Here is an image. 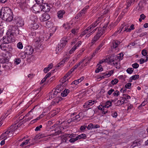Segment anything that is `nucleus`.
I'll return each mask as SVG.
<instances>
[{"instance_id": "473e14b6", "label": "nucleus", "mask_w": 148, "mask_h": 148, "mask_svg": "<svg viewBox=\"0 0 148 148\" xmlns=\"http://www.w3.org/2000/svg\"><path fill=\"white\" fill-rule=\"evenodd\" d=\"M112 105V102L110 101H107L105 105L103 106H104V107L105 108H108L110 107Z\"/></svg>"}, {"instance_id": "4be33fe9", "label": "nucleus", "mask_w": 148, "mask_h": 148, "mask_svg": "<svg viewBox=\"0 0 148 148\" xmlns=\"http://www.w3.org/2000/svg\"><path fill=\"white\" fill-rule=\"evenodd\" d=\"M113 71L111 70L109 71L108 73H106V74L104 75H101V79H103L104 78L108 77L111 76V75L113 73Z\"/></svg>"}, {"instance_id": "49530a36", "label": "nucleus", "mask_w": 148, "mask_h": 148, "mask_svg": "<svg viewBox=\"0 0 148 148\" xmlns=\"http://www.w3.org/2000/svg\"><path fill=\"white\" fill-rule=\"evenodd\" d=\"M132 0H129L127 2V4H126V8L127 9L129 7H130L132 3Z\"/></svg>"}, {"instance_id": "a878e982", "label": "nucleus", "mask_w": 148, "mask_h": 148, "mask_svg": "<svg viewBox=\"0 0 148 148\" xmlns=\"http://www.w3.org/2000/svg\"><path fill=\"white\" fill-rule=\"evenodd\" d=\"M89 6H87L85 7L80 12L82 14L84 15V16H85L86 13L87 12V10L88 9Z\"/></svg>"}, {"instance_id": "2f4dec72", "label": "nucleus", "mask_w": 148, "mask_h": 148, "mask_svg": "<svg viewBox=\"0 0 148 148\" xmlns=\"http://www.w3.org/2000/svg\"><path fill=\"white\" fill-rule=\"evenodd\" d=\"M79 114H79L76 115L75 116L73 117L72 118V121H79L80 120L79 119L80 117Z\"/></svg>"}, {"instance_id": "ea45409f", "label": "nucleus", "mask_w": 148, "mask_h": 148, "mask_svg": "<svg viewBox=\"0 0 148 148\" xmlns=\"http://www.w3.org/2000/svg\"><path fill=\"white\" fill-rule=\"evenodd\" d=\"M86 137V135L84 134H80L79 135H78L77 136V138L78 140V139H81L82 138H85Z\"/></svg>"}, {"instance_id": "052dcab7", "label": "nucleus", "mask_w": 148, "mask_h": 148, "mask_svg": "<svg viewBox=\"0 0 148 148\" xmlns=\"http://www.w3.org/2000/svg\"><path fill=\"white\" fill-rule=\"evenodd\" d=\"M95 27H96L94 25L93 23L90 26L88 27V28H89L90 30L89 32H90Z\"/></svg>"}, {"instance_id": "3c124183", "label": "nucleus", "mask_w": 148, "mask_h": 148, "mask_svg": "<svg viewBox=\"0 0 148 148\" xmlns=\"http://www.w3.org/2000/svg\"><path fill=\"white\" fill-rule=\"evenodd\" d=\"M134 25L133 24H132L129 28L128 27L127 32H130L132 30H134Z\"/></svg>"}, {"instance_id": "dca6fc26", "label": "nucleus", "mask_w": 148, "mask_h": 148, "mask_svg": "<svg viewBox=\"0 0 148 148\" xmlns=\"http://www.w3.org/2000/svg\"><path fill=\"white\" fill-rule=\"evenodd\" d=\"M2 66L4 69V70H10L12 68V64L11 62H9L3 64Z\"/></svg>"}, {"instance_id": "58836bf2", "label": "nucleus", "mask_w": 148, "mask_h": 148, "mask_svg": "<svg viewBox=\"0 0 148 148\" xmlns=\"http://www.w3.org/2000/svg\"><path fill=\"white\" fill-rule=\"evenodd\" d=\"M101 21V18L100 17H98V19L93 23L96 27L100 23Z\"/></svg>"}, {"instance_id": "0eeeda50", "label": "nucleus", "mask_w": 148, "mask_h": 148, "mask_svg": "<svg viewBox=\"0 0 148 148\" xmlns=\"http://www.w3.org/2000/svg\"><path fill=\"white\" fill-rule=\"evenodd\" d=\"M129 27V26L128 25H126L125 23L122 24L121 26L119 29L115 32L114 33V36H115L117 35V33H120L122 31H123V32L126 31V32H127V30L128 29V27Z\"/></svg>"}, {"instance_id": "864d4df0", "label": "nucleus", "mask_w": 148, "mask_h": 148, "mask_svg": "<svg viewBox=\"0 0 148 148\" xmlns=\"http://www.w3.org/2000/svg\"><path fill=\"white\" fill-rule=\"evenodd\" d=\"M112 95L115 97H117L120 95V92L119 91L116 90L113 93Z\"/></svg>"}, {"instance_id": "f03ea898", "label": "nucleus", "mask_w": 148, "mask_h": 148, "mask_svg": "<svg viewBox=\"0 0 148 148\" xmlns=\"http://www.w3.org/2000/svg\"><path fill=\"white\" fill-rule=\"evenodd\" d=\"M0 16L3 20L10 22L12 21L13 14L11 9L7 7L2 8L0 10Z\"/></svg>"}, {"instance_id": "b1692460", "label": "nucleus", "mask_w": 148, "mask_h": 148, "mask_svg": "<svg viewBox=\"0 0 148 148\" xmlns=\"http://www.w3.org/2000/svg\"><path fill=\"white\" fill-rule=\"evenodd\" d=\"M64 11L61 10L59 11L57 13V16L59 18H62L63 15L65 14Z\"/></svg>"}, {"instance_id": "393cba45", "label": "nucleus", "mask_w": 148, "mask_h": 148, "mask_svg": "<svg viewBox=\"0 0 148 148\" xmlns=\"http://www.w3.org/2000/svg\"><path fill=\"white\" fill-rule=\"evenodd\" d=\"M69 92V90L68 89H65L61 93V95L62 97H65L67 96Z\"/></svg>"}, {"instance_id": "c756f323", "label": "nucleus", "mask_w": 148, "mask_h": 148, "mask_svg": "<svg viewBox=\"0 0 148 148\" xmlns=\"http://www.w3.org/2000/svg\"><path fill=\"white\" fill-rule=\"evenodd\" d=\"M45 112H42V114L40 115L38 117H37L36 119H35L33 120L32 121H31V122H32L34 121H36L42 118L45 115H46L45 114Z\"/></svg>"}, {"instance_id": "1a4fd4ad", "label": "nucleus", "mask_w": 148, "mask_h": 148, "mask_svg": "<svg viewBox=\"0 0 148 148\" xmlns=\"http://www.w3.org/2000/svg\"><path fill=\"white\" fill-rule=\"evenodd\" d=\"M103 34V32L101 30H99L96 35L92 39L91 44L93 45L96 41Z\"/></svg>"}, {"instance_id": "e433bc0d", "label": "nucleus", "mask_w": 148, "mask_h": 148, "mask_svg": "<svg viewBox=\"0 0 148 148\" xmlns=\"http://www.w3.org/2000/svg\"><path fill=\"white\" fill-rule=\"evenodd\" d=\"M26 53L25 52H22L21 53L19 54V56L22 59L25 58L26 57Z\"/></svg>"}, {"instance_id": "c03bdc74", "label": "nucleus", "mask_w": 148, "mask_h": 148, "mask_svg": "<svg viewBox=\"0 0 148 148\" xmlns=\"http://www.w3.org/2000/svg\"><path fill=\"white\" fill-rule=\"evenodd\" d=\"M82 42L81 41H79L74 46V47H75L76 49L78 48L82 44Z\"/></svg>"}, {"instance_id": "5fc2aeb1", "label": "nucleus", "mask_w": 148, "mask_h": 148, "mask_svg": "<svg viewBox=\"0 0 148 148\" xmlns=\"http://www.w3.org/2000/svg\"><path fill=\"white\" fill-rule=\"evenodd\" d=\"M17 47L20 49H21L23 48V45L21 42H19L17 44Z\"/></svg>"}, {"instance_id": "f704fd0d", "label": "nucleus", "mask_w": 148, "mask_h": 148, "mask_svg": "<svg viewBox=\"0 0 148 148\" xmlns=\"http://www.w3.org/2000/svg\"><path fill=\"white\" fill-rule=\"evenodd\" d=\"M59 44L58 46L57 47L56 51V52L58 53L61 51L63 49V48Z\"/></svg>"}, {"instance_id": "f3484780", "label": "nucleus", "mask_w": 148, "mask_h": 148, "mask_svg": "<svg viewBox=\"0 0 148 148\" xmlns=\"http://www.w3.org/2000/svg\"><path fill=\"white\" fill-rule=\"evenodd\" d=\"M58 89L55 90L53 92L50 93L49 96V98L47 99V100L51 99L56 97L58 93Z\"/></svg>"}, {"instance_id": "de8ad7c7", "label": "nucleus", "mask_w": 148, "mask_h": 148, "mask_svg": "<svg viewBox=\"0 0 148 148\" xmlns=\"http://www.w3.org/2000/svg\"><path fill=\"white\" fill-rule=\"evenodd\" d=\"M1 138L2 139L4 138V139L3 140H2V141H1V143H0V145H4L5 143V140L7 138H6V137H4V136H2V134L1 135Z\"/></svg>"}, {"instance_id": "0e129e2a", "label": "nucleus", "mask_w": 148, "mask_h": 148, "mask_svg": "<svg viewBox=\"0 0 148 148\" xmlns=\"http://www.w3.org/2000/svg\"><path fill=\"white\" fill-rule=\"evenodd\" d=\"M78 140L77 138V137L75 138H71L69 141L71 143H73L75 141Z\"/></svg>"}, {"instance_id": "7ed1b4c3", "label": "nucleus", "mask_w": 148, "mask_h": 148, "mask_svg": "<svg viewBox=\"0 0 148 148\" xmlns=\"http://www.w3.org/2000/svg\"><path fill=\"white\" fill-rule=\"evenodd\" d=\"M19 124L17 125L16 123L12 125L8 129L2 134V136L6 137V138L13 136V132L17 129Z\"/></svg>"}, {"instance_id": "37998d69", "label": "nucleus", "mask_w": 148, "mask_h": 148, "mask_svg": "<svg viewBox=\"0 0 148 148\" xmlns=\"http://www.w3.org/2000/svg\"><path fill=\"white\" fill-rule=\"evenodd\" d=\"M29 140L27 139L25 141L23 142L21 144L20 146L21 147H23L25 145H26L29 143Z\"/></svg>"}, {"instance_id": "4468645a", "label": "nucleus", "mask_w": 148, "mask_h": 148, "mask_svg": "<svg viewBox=\"0 0 148 148\" xmlns=\"http://www.w3.org/2000/svg\"><path fill=\"white\" fill-rule=\"evenodd\" d=\"M34 51V49L30 46H26L25 48V51L27 55H32Z\"/></svg>"}, {"instance_id": "774afa93", "label": "nucleus", "mask_w": 148, "mask_h": 148, "mask_svg": "<svg viewBox=\"0 0 148 148\" xmlns=\"http://www.w3.org/2000/svg\"><path fill=\"white\" fill-rule=\"evenodd\" d=\"M132 67L134 69H137L139 67V64L136 63H135L132 65Z\"/></svg>"}, {"instance_id": "c9c22d12", "label": "nucleus", "mask_w": 148, "mask_h": 148, "mask_svg": "<svg viewBox=\"0 0 148 148\" xmlns=\"http://www.w3.org/2000/svg\"><path fill=\"white\" fill-rule=\"evenodd\" d=\"M103 70V69L101 65H99L98 68H97L95 70V72L96 73H99L100 71H101Z\"/></svg>"}, {"instance_id": "bb28decb", "label": "nucleus", "mask_w": 148, "mask_h": 148, "mask_svg": "<svg viewBox=\"0 0 148 148\" xmlns=\"http://www.w3.org/2000/svg\"><path fill=\"white\" fill-rule=\"evenodd\" d=\"M68 77H65V75L64 76L63 80L62 81V84L63 85V86H64V84L65 85L67 84L68 83V79H67Z\"/></svg>"}, {"instance_id": "e2e57ef3", "label": "nucleus", "mask_w": 148, "mask_h": 148, "mask_svg": "<svg viewBox=\"0 0 148 148\" xmlns=\"http://www.w3.org/2000/svg\"><path fill=\"white\" fill-rule=\"evenodd\" d=\"M132 85V83H128L126 84L125 86V87L127 89H130L131 86Z\"/></svg>"}, {"instance_id": "603ef678", "label": "nucleus", "mask_w": 148, "mask_h": 148, "mask_svg": "<svg viewBox=\"0 0 148 148\" xmlns=\"http://www.w3.org/2000/svg\"><path fill=\"white\" fill-rule=\"evenodd\" d=\"M118 82V80L117 79L115 78L114 79L112 80L111 82V83L113 84H116Z\"/></svg>"}, {"instance_id": "69168bd1", "label": "nucleus", "mask_w": 148, "mask_h": 148, "mask_svg": "<svg viewBox=\"0 0 148 148\" xmlns=\"http://www.w3.org/2000/svg\"><path fill=\"white\" fill-rule=\"evenodd\" d=\"M71 32L74 34H76L77 33L78 29H73L71 30Z\"/></svg>"}, {"instance_id": "6e6d98bb", "label": "nucleus", "mask_w": 148, "mask_h": 148, "mask_svg": "<svg viewBox=\"0 0 148 148\" xmlns=\"http://www.w3.org/2000/svg\"><path fill=\"white\" fill-rule=\"evenodd\" d=\"M103 44V43H101V44L95 50V52H98L100 50V49L102 47Z\"/></svg>"}, {"instance_id": "ddd939ff", "label": "nucleus", "mask_w": 148, "mask_h": 148, "mask_svg": "<svg viewBox=\"0 0 148 148\" xmlns=\"http://www.w3.org/2000/svg\"><path fill=\"white\" fill-rule=\"evenodd\" d=\"M51 4H48L47 3H45L43 5H42V10H43L45 12H49L51 8Z\"/></svg>"}, {"instance_id": "39448f33", "label": "nucleus", "mask_w": 148, "mask_h": 148, "mask_svg": "<svg viewBox=\"0 0 148 148\" xmlns=\"http://www.w3.org/2000/svg\"><path fill=\"white\" fill-rule=\"evenodd\" d=\"M13 23L14 25L18 27H22L24 24L23 20L20 17H16L13 20Z\"/></svg>"}, {"instance_id": "338daca9", "label": "nucleus", "mask_w": 148, "mask_h": 148, "mask_svg": "<svg viewBox=\"0 0 148 148\" xmlns=\"http://www.w3.org/2000/svg\"><path fill=\"white\" fill-rule=\"evenodd\" d=\"M114 91V89L112 88H111L110 90H109V91L107 93L109 95H110L112 93H113V92Z\"/></svg>"}, {"instance_id": "7c9ffc66", "label": "nucleus", "mask_w": 148, "mask_h": 148, "mask_svg": "<svg viewBox=\"0 0 148 148\" xmlns=\"http://www.w3.org/2000/svg\"><path fill=\"white\" fill-rule=\"evenodd\" d=\"M62 98L61 97H58L54 100L53 101V103L55 104H58L59 103V102L61 101Z\"/></svg>"}, {"instance_id": "8fccbe9b", "label": "nucleus", "mask_w": 148, "mask_h": 148, "mask_svg": "<svg viewBox=\"0 0 148 148\" xmlns=\"http://www.w3.org/2000/svg\"><path fill=\"white\" fill-rule=\"evenodd\" d=\"M54 70L48 73L47 75H45V77H44L46 79L47 78L49 77L51 75V74L52 73H53V71Z\"/></svg>"}, {"instance_id": "5701e85b", "label": "nucleus", "mask_w": 148, "mask_h": 148, "mask_svg": "<svg viewBox=\"0 0 148 148\" xmlns=\"http://www.w3.org/2000/svg\"><path fill=\"white\" fill-rule=\"evenodd\" d=\"M140 145V141L138 140H136L133 142V144L131 147V148H133L136 146H139Z\"/></svg>"}, {"instance_id": "f257e3e1", "label": "nucleus", "mask_w": 148, "mask_h": 148, "mask_svg": "<svg viewBox=\"0 0 148 148\" xmlns=\"http://www.w3.org/2000/svg\"><path fill=\"white\" fill-rule=\"evenodd\" d=\"M7 34L9 35L3 38L1 40L3 43L8 44L15 42V37L19 34V30L17 27L12 26Z\"/></svg>"}, {"instance_id": "6ab92c4d", "label": "nucleus", "mask_w": 148, "mask_h": 148, "mask_svg": "<svg viewBox=\"0 0 148 148\" xmlns=\"http://www.w3.org/2000/svg\"><path fill=\"white\" fill-rule=\"evenodd\" d=\"M113 47L115 50H118L119 49L118 48V46L120 44V42L118 40H114L113 41Z\"/></svg>"}, {"instance_id": "a19ab883", "label": "nucleus", "mask_w": 148, "mask_h": 148, "mask_svg": "<svg viewBox=\"0 0 148 148\" xmlns=\"http://www.w3.org/2000/svg\"><path fill=\"white\" fill-rule=\"evenodd\" d=\"M134 71V69L132 68H129L126 70V71L127 73L129 74H132Z\"/></svg>"}, {"instance_id": "4c0bfd02", "label": "nucleus", "mask_w": 148, "mask_h": 148, "mask_svg": "<svg viewBox=\"0 0 148 148\" xmlns=\"http://www.w3.org/2000/svg\"><path fill=\"white\" fill-rule=\"evenodd\" d=\"M89 101L85 102L84 105H83V107L84 108H88L89 109V107L90 106V104Z\"/></svg>"}, {"instance_id": "6e6552de", "label": "nucleus", "mask_w": 148, "mask_h": 148, "mask_svg": "<svg viewBox=\"0 0 148 148\" xmlns=\"http://www.w3.org/2000/svg\"><path fill=\"white\" fill-rule=\"evenodd\" d=\"M46 40V38L45 39L43 36L41 35L39 37H36V38L35 41L37 46L40 47L42 45V42Z\"/></svg>"}, {"instance_id": "c85d7f7f", "label": "nucleus", "mask_w": 148, "mask_h": 148, "mask_svg": "<svg viewBox=\"0 0 148 148\" xmlns=\"http://www.w3.org/2000/svg\"><path fill=\"white\" fill-rule=\"evenodd\" d=\"M139 77V76L138 75H136L132 76L130 78V82H132L133 80H135L138 79Z\"/></svg>"}, {"instance_id": "2eb2a0df", "label": "nucleus", "mask_w": 148, "mask_h": 148, "mask_svg": "<svg viewBox=\"0 0 148 148\" xmlns=\"http://www.w3.org/2000/svg\"><path fill=\"white\" fill-rule=\"evenodd\" d=\"M50 17L49 15L47 13L43 14L40 18L41 21H45L49 20Z\"/></svg>"}, {"instance_id": "cd10ccee", "label": "nucleus", "mask_w": 148, "mask_h": 148, "mask_svg": "<svg viewBox=\"0 0 148 148\" xmlns=\"http://www.w3.org/2000/svg\"><path fill=\"white\" fill-rule=\"evenodd\" d=\"M68 77H65V75L64 76L63 80L62 81V84L63 85V86H64V84L65 85L67 84L68 83V79H67Z\"/></svg>"}, {"instance_id": "aec40b11", "label": "nucleus", "mask_w": 148, "mask_h": 148, "mask_svg": "<svg viewBox=\"0 0 148 148\" xmlns=\"http://www.w3.org/2000/svg\"><path fill=\"white\" fill-rule=\"evenodd\" d=\"M54 131L55 132H53V133L51 134L52 136L58 135L61 133V131L60 130V128L58 127H56Z\"/></svg>"}, {"instance_id": "f8f14e48", "label": "nucleus", "mask_w": 148, "mask_h": 148, "mask_svg": "<svg viewBox=\"0 0 148 148\" xmlns=\"http://www.w3.org/2000/svg\"><path fill=\"white\" fill-rule=\"evenodd\" d=\"M32 10L34 11V12L35 13H39L42 11L41 5L38 4H35L32 7Z\"/></svg>"}, {"instance_id": "bf43d9fd", "label": "nucleus", "mask_w": 148, "mask_h": 148, "mask_svg": "<svg viewBox=\"0 0 148 148\" xmlns=\"http://www.w3.org/2000/svg\"><path fill=\"white\" fill-rule=\"evenodd\" d=\"M125 100L123 99H122L121 100H119L117 101V103L118 104V105H122V104H123L124 101Z\"/></svg>"}, {"instance_id": "13d9d810", "label": "nucleus", "mask_w": 148, "mask_h": 148, "mask_svg": "<svg viewBox=\"0 0 148 148\" xmlns=\"http://www.w3.org/2000/svg\"><path fill=\"white\" fill-rule=\"evenodd\" d=\"M89 102H90L89 104L90 106H92L95 103L97 102V101L95 100H89Z\"/></svg>"}, {"instance_id": "9b49d317", "label": "nucleus", "mask_w": 148, "mask_h": 148, "mask_svg": "<svg viewBox=\"0 0 148 148\" xmlns=\"http://www.w3.org/2000/svg\"><path fill=\"white\" fill-rule=\"evenodd\" d=\"M9 62V58L6 56L5 54L0 55V63L3 64Z\"/></svg>"}, {"instance_id": "79ce46f5", "label": "nucleus", "mask_w": 148, "mask_h": 148, "mask_svg": "<svg viewBox=\"0 0 148 148\" xmlns=\"http://www.w3.org/2000/svg\"><path fill=\"white\" fill-rule=\"evenodd\" d=\"M30 36L32 38H34V40H35L36 38L35 37H36V33L35 32H31L30 34Z\"/></svg>"}, {"instance_id": "4d7b16f0", "label": "nucleus", "mask_w": 148, "mask_h": 148, "mask_svg": "<svg viewBox=\"0 0 148 148\" xmlns=\"http://www.w3.org/2000/svg\"><path fill=\"white\" fill-rule=\"evenodd\" d=\"M84 16V15L82 14V13L80 12L75 17V18L76 19H77L79 17H83Z\"/></svg>"}, {"instance_id": "412c9836", "label": "nucleus", "mask_w": 148, "mask_h": 148, "mask_svg": "<svg viewBox=\"0 0 148 148\" xmlns=\"http://www.w3.org/2000/svg\"><path fill=\"white\" fill-rule=\"evenodd\" d=\"M8 43H2L0 45V48L2 50L6 51L8 49Z\"/></svg>"}, {"instance_id": "680f3d73", "label": "nucleus", "mask_w": 148, "mask_h": 148, "mask_svg": "<svg viewBox=\"0 0 148 148\" xmlns=\"http://www.w3.org/2000/svg\"><path fill=\"white\" fill-rule=\"evenodd\" d=\"M112 116L114 118H116L118 114L117 112H113L111 114Z\"/></svg>"}, {"instance_id": "a211bd4d", "label": "nucleus", "mask_w": 148, "mask_h": 148, "mask_svg": "<svg viewBox=\"0 0 148 148\" xmlns=\"http://www.w3.org/2000/svg\"><path fill=\"white\" fill-rule=\"evenodd\" d=\"M68 42L67 39L65 37H63L61 40L60 43L59 44L63 48L64 47Z\"/></svg>"}, {"instance_id": "a18cd8bd", "label": "nucleus", "mask_w": 148, "mask_h": 148, "mask_svg": "<svg viewBox=\"0 0 148 148\" xmlns=\"http://www.w3.org/2000/svg\"><path fill=\"white\" fill-rule=\"evenodd\" d=\"M122 98L123 99H130L131 97L129 95L127 94H124Z\"/></svg>"}, {"instance_id": "423d86ee", "label": "nucleus", "mask_w": 148, "mask_h": 148, "mask_svg": "<svg viewBox=\"0 0 148 148\" xmlns=\"http://www.w3.org/2000/svg\"><path fill=\"white\" fill-rule=\"evenodd\" d=\"M18 6L22 10H25L28 7L26 3L25 0H17Z\"/></svg>"}, {"instance_id": "9d476101", "label": "nucleus", "mask_w": 148, "mask_h": 148, "mask_svg": "<svg viewBox=\"0 0 148 148\" xmlns=\"http://www.w3.org/2000/svg\"><path fill=\"white\" fill-rule=\"evenodd\" d=\"M74 137V135L73 134H68L64 135L61 137V143H66V140L69 138H72Z\"/></svg>"}, {"instance_id": "09e8293b", "label": "nucleus", "mask_w": 148, "mask_h": 148, "mask_svg": "<svg viewBox=\"0 0 148 148\" xmlns=\"http://www.w3.org/2000/svg\"><path fill=\"white\" fill-rule=\"evenodd\" d=\"M4 28L3 26L0 25V36H1L3 33Z\"/></svg>"}, {"instance_id": "20e7f679", "label": "nucleus", "mask_w": 148, "mask_h": 148, "mask_svg": "<svg viewBox=\"0 0 148 148\" xmlns=\"http://www.w3.org/2000/svg\"><path fill=\"white\" fill-rule=\"evenodd\" d=\"M31 18L33 21H34V22L33 23H31L29 25V28L34 30H36L39 27L38 24L35 22L37 20V17L34 15H32L31 17Z\"/></svg>"}, {"instance_id": "72a5a7b5", "label": "nucleus", "mask_w": 148, "mask_h": 148, "mask_svg": "<svg viewBox=\"0 0 148 148\" xmlns=\"http://www.w3.org/2000/svg\"><path fill=\"white\" fill-rule=\"evenodd\" d=\"M90 30L89 28H88V27H87L85 30L82 33L80 36L81 37H82L87 33L89 32L90 31Z\"/></svg>"}]
</instances>
